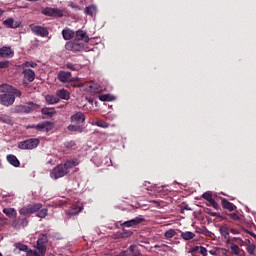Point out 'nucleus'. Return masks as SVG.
Returning <instances> with one entry per match:
<instances>
[{"instance_id":"6ab92c4d","label":"nucleus","mask_w":256,"mask_h":256,"mask_svg":"<svg viewBox=\"0 0 256 256\" xmlns=\"http://www.w3.org/2000/svg\"><path fill=\"white\" fill-rule=\"evenodd\" d=\"M219 233L224 237V239L227 240L228 243L229 241H231V238L229 237V233H230L229 226H227V224L221 225L219 227Z\"/></svg>"},{"instance_id":"4c0bfd02","label":"nucleus","mask_w":256,"mask_h":256,"mask_svg":"<svg viewBox=\"0 0 256 256\" xmlns=\"http://www.w3.org/2000/svg\"><path fill=\"white\" fill-rule=\"evenodd\" d=\"M93 125H96V127H101V129L109 128V123H107L103 120H98V121L94 122Z\"/></svg>"},{"instance_id":"5fc2aeb1","label":"nucleus","mask_w":256,"mask_h":256,"mask_svg":"<svg viewBox=\"0 0 256 256\" xmlns=\"http://www.w3.org/2000/svg\"><path fill=\"white\" fill-rule=\"evenodd\" d=\"M26 129H37V125H28Z\"/></svg>"},{"instance_id":"680f3d73","label":"nucleus","mask_w":256,"mask_h":256,"mask_svg":"<svg viewBox=\"0 0 256 256\" xmlns=\"http://www.w3.org/2000/svg\"><path fill=\"white\" fill-rule=\"evenodd\" d=\"M209 253H210V255H215V251H213V250H210Z\"/></svg>"},{"instance_id":"cd10ccee","label":"nucleus","mask_w":256,"mask_h":256,"mask_svg":"<svg viewBox=\"0 0 256 256\" xmlns=\"http://www.w3.org/2000/svg\"><path fill=\"white\" fill-rule=\"evenodd\" d=\"M3 213L6 217L13 219V217H17V210L15 208H4Z\"/></svg>"},{"instance_id":"9b49d317","label":"nucleus","mask_w":256,"mask_h":256,"mask_svg":"<svg viewBox=\"0 0 256 256\" xmlns=\"http://www.w3.org/2000/svg\"><path fill=\"white\" fill-rule=\"evenodd\" d=\"M53 127H55L53 122L44 121L36 125V130L40 131L41 133H49V131L53 130Z\"/></svg>"},{"instance_id":"0e129e2a","label":"nucleus","mask_w":256,"mask_h":256,"mask_svg":"<svg viewBox=\"0 0 256 256\" xmlns=\"http://www.w3.org/2000/svg\"><path fill=\"white\" fill-rule=\"evenodd\" d=\"M184 209H186V211H189V206H184Z\"/></svg>"},{"instance_id":"338daca9","label":"nucleus","mask_w":256,"mask_h":256,"mask_svg":"<svg viewBox=\"0 0 256 256\" xmlns=\"http://www.w3.org/2000/svg\"><path fill=\"white\" fill-rule=\"evenodd\" d=\"M209 237H211V232H208V234H207Z\"/></svg>"},{"instance_id":"a211bd4d","label":"nucleus","mask_w":256,"mask_h":256,"mask_svg":"<svg viewBox=\"0 0 256 256\" xmlns=\"http://www.w3.org/2000/svg\"><path fill=\"white\" fill-rule=\"evenodd\" d=\"M27 218L23 217V218H16L13 222H12V226L14 227V229H20L21 227H27Z\"/></svg>"},{"instance_id":"c756f323","label":"nucleus","mask_w":256,"mask_h":256,"mask_svg":"<svg viewBox=\"0 0 256 256\" xmlns=\"http://www.w3.org/2000/svg\"><path fill=\"white\" fill-rule=\"evenodd\" d=\"M12 89H13V86H11L9 84H1L0 85V93H4V95L11 94Z\"/></svg>"},{"instance_id":"774afa93","label":"nucleus","mask_w":256,"mask_h":256,"mask_svg":"<svg viewBox=\"0 0 256 256\" xmlns=\"http://www.w3.org/2000/svg\"><path fill=\"white\" fill-rule=\"evenodd\" d=\"M232 241H237V238H233Z\"/></svg>"},{"instance_id":"4be33fe9","label":"nucleus","mask_w":256,"mask_h":256,"mask_svg":"<svg viewBox=\"0 0 256 256\" xmlns=\"http://www.w3.org/2000/svg\"><path fill=\"white\" fill-rule=\"evenodd\" d=\"M62 37L65 41H71L75 37V32L69 28L62 30Z\"/></svg>"},{"instance_id":"dca6fc26","label":"nucleus","mask_w":256,"mask_h":256,"mask_svg":"<svg viewBox=\"0 0 256 256\" xmlns=\"http://www.w3.org/2000/svg\"><path fill=\"white\" fill-rule=\"evenodd\" d=\"M22 75L24 76V79L28 81V83H33L35 81V71L31 69L25 68L22 71Z\"/></svg>"},{"instance_id":"f8f14e48","label":"nucleus","mask_w":256,"mask_h":256,"mask_svg":"<svg viewBox=\"0 0 256 256\" xmlns=\"http://www.w3.org/2000/svg\"><path fill=\"white\" fill-rule=\"evenodd\" d=\"M15 103V96L13 94H1L0 95V105L4 107H11Z\"/></svg>"},{"instance_id":"20e7f679","label":"nucleus","mask_w":256,"mask_h":256,"mask_svg":"<svg viewBox=\"0 0 256 256\" xmlns=\"http://www.w3.org/2000/svg\"><path fill=\"white\" fill-rule=\"evenodd\" d=\"M58 80H60L61 83L70 82L74 87H83V84H79L75 82V81H79V78H71V72L60 71L58 73Z\"/></svg>"},{"instance_id":"6e6552de","label":"nucleus","mask_w":256,"mask_h":256,"mask_svg":"<svg viewBox=\"0 0 256 256\" xmlns=\"http://www.w3.org/2000/svg\"><path fill=\"white\" fill-rule=\"evenodd\" d=\"M85 47V45L83 43H81L78 40H74L71 42H67L65 44V49H67V51H73V53H77L79 51H82V49Z\"/></svg>"},{"instance_id":"4468645a","label":"nucleus","mask_w":256,"mask_h":256,"mask_svg":"<svg viewBox=\"0 0 256 256\" xmlns=\"http://www.w3.org/2000/svg\"><path fill=\"white\" fill-rule=\"evenodd\" d=\"M85 114L83 112H76L70 117L71 123H75L77 125H83L85 123Z\"/></svg>"},{"instance_id":"7ed1b4c3","label":"nucleus","mask_w":256,"mask_h":256,"mask_svg":"<svg viewBox=\"0 0 256 256\" xmlns=\"http://www.w3.org/2000/svg\"><path fill=\"white\" fill-rule=\"evenodd\" d=\"M47 243H49V236L40 234L34 252H30V255L44 256L47 253Z\"/></svg>"},{"instance_id":"58836bf2","label":"nucleus","mask_w":256,"mask_h":256,"mask_svg":"<svg viewBox=\"0 0 256 256\" xmlns=\"http://www.w3.org/2000/svg\"><path fill=\"white\" fill-rule=\"evenodd\" d=\"M47 208H44V209H39L37 212V215L38 217H40V219H45V217H47Z\"/></svg>"},{"instance_id":"2f4dec72","label":"nucleus","mask_w":256,"mask_h":256,"mask_svg":"<svg viewBox=\"0 0 256 256\" xmlns=\"http://www.w3.org/2000/svg\"><path fill=\"white\" fill-rule=\"evenodd\" d=\"M84 13L86 15H90V17H93V15H96L97 14V7L91 5V6H87L85 9H84Z\"/></svg>"},{"instance_id":"412c9836","label":"nucleus","mask_w":256,"mask_h":256,"mask_svg":"<svg viewBox=\"0 0 256 256\" xmlns=\"http://www.w3.org/2000/svg\"><path fill=\"white\" fill-rule=\"evenodd\" d=\"M222 203V207L223 209H226L227 211H235V209H237V206H235V204L229 202V200H227L226 198H222L221 200Z\"/></svg>"},{"instance_id":"393cba45","label":"nucleus","mask_w":256,"mask_h":256,"mask_svg":"<svg viewBox=\"0 0 256 256\" xmlns=\"http://www.w3.org/2000/svg\"><path fill=\"white\" fill-rule=\"evenodd\" d=\"M83 211V205H75L73 204L72 209L67 212V215L72 217L73 215H79Z\"/></svg>"},{"instance_id":"473e14b6","label":"nucleus","mask_w":256,"mask_h":256,"mask_svg":"<svg viewBox=\"0 0 256 256\" xmlns=\"http://www.w3.org/2000/svg\"><path fill=\"white\" fill-rule=\"evenodd\" d=\"M41 113L42 115H46L47 117H53V115H55V108H42L41 109Z\"/></svg>"},{"instance_id":"79ce46f5","label":"nucleus","mask_w":256,"mask_h":256,"mask_svg":"<svg viewBox=\"0 0 256 256\" xmlns=\"http://www.w3.org/2000/svg\"><path fill=\"white\" fill-rule=\"evenodd\" d=\"M10 95H13V97H21L22 93L19 91V89L12 86Z\"/></svg>"},{"instance_id":"3c124183","label":"nucleus","mask_w":256,"mask_h":256,"mask_svg":"<svg viewBox=\"0 0 256 256\" xmlns=\"http://www.w3.org/2000/svg\"><path fill=\"white\" fill-rule=\"evenodd\" d=\"M64 146L66 147V149H73V147H75V142L74 141L66 142L64 143Z\"/></svg>"},{"instance_id":"0eeeda50","label":"nucleus","mask_w":256,"mask_h":256,"mask_svg":"<svg viewBox=\"0 0 256 256\" xmlns=\"http://www.w3.org/2000/svg\"><path fill=\"white\" fill-rule=\"evenodd\" d=\"M42 15L46 17H63L64 12L59 8L46 7L42 9Z\"/></svg>"},{"instance_id":"7c9ffc66","label":"nucleus","mask_w":256,"mask_h":256,"mask_svg":"<svg viewBox=\"0 0 256 256\" xmlns=\"http://www.w3.org/2000/svg\"><path fill=\"white\" fill-rule=\"evenodd\" d=\"M0 121L6 125H14L13 118L7 114H2L0 116Z\"/></svg>"},{"instance_id":"e433bc0d","label":"nucleus","mask_w":256,"mask_h":256,"mask_svg":"<svg viewBox=\"0 0 256 256\" xmlns=\"http://www.w3.org/2000/svg\"><path fill=\"white\" fill-rule=\"evenodd\" d=\"M175 235H177V231H175V229H169L165 232L164 237L166 239H173Z\"/></svg>"},{"instance_id":"72a5a7b5","label":"nucleus","mask_w":256,"mask_h":256,"mask_svg":"<svg viewBox=\"0 0 256 256\" xmlns=\"http://www.w3.org/2000/svg\"><path fill=\"white\" fill-rule=\"evenodd\" d=\"M129 256H139L141 255V252H139V249H137L136 245H130L128 248Z\"/></svg>"},{"instance_id":"c03bdc74","label":"nucleus","mask_w":256,"mask_h":256,"mask_svg":"<svg viewBox=\"0 0 256 256\" xmlns=\"http://www.w3.org/2000/svg\"><path fill=\"white\" fill-rule=\"evenodd\" d=\"M230 219H232V221H240L241 217L239 216V214L233 212L229 214Z\"/></svg>"},{"instance_id":"a878e982","label":"nucleus","mask_w":256,"mask_h":256,"mask_svg":"<svg viewBox=\"0 0 256 256\" xmlns=\"http://www.w3.org/2000/svg\"><path fill=\"white\" fill-rule=\"evenodd\" d=\"M68 131L75 133H83V125L72 123L67 127Z\"/></svg>"},{"instance_id":"37998d69","label":"nucleus","mask_w":256,"mask_h":256,"mask_svg":"<svg viewBox=\"0 0 256 256\" xmlns=\"http://www.w3.org/2000/svg\"><path fill=\"white\" fill-rule=\"evenodd\" d=\"M230 249L234 255H239V246L237 244H231Z\"/></svg>"},{"instance_id":"1a4fd4ad","label":"nucleus","mask_w":256,"mask_h":256,"mask_svg":"<svg viewBox=\"0 0 256 256\" xmlns=\"http://www.w3.org/2000/svg\"><path fill=\"white\" fill-rule=\"evenodd\" d=\"M30 29L34 35H38V37H48L49 36V30L43 26L31 24Z\"/></svg>"},{"instance_id":"c85d7f7f","label":"nucleus","mask_w":256,"mask_h":256,"mask_svg":"<svg viewBox=\"0 0 256 256\" xmlns=\"http://www.w3.org/2000/svg\"><path fill=\"white\" fill-rule=\"evenodd\" d=\"M56 97H58V99H64L67 101L69 99V91L60 89L56 92Z\"/></svg>"},{"instance_id":"ddd939ff","label":"nucleus","mask_w":256,"mask_h":256,"mask_svg":"<svg viewBox=\"0 0 256 256\" xmlns=\"http://www.w3.org/2000/svg\"><path fill=\"white\" fill-rule=\"evenodd\" d=\"M14 56H15V51H13L11 47L3 46L2 48H0V57L2 59H11Z\"/></svg>"},{"instance_id":"c9c22d12","label":"nucleus","mask_w":256,"mask_h":256,"mask_svg":"<svg viewBox=\"0 0 256 256\" xmlns=\"http://www.w3.org/2000/svg\"><path fill=\"white\" fill-rule=\"evenodd\" d=\"M133 235V231L122 229V232L119 233V237L125 239L127 237H131Z\"/></svg>"},{"instance_id":"49530a36","label":"nucleus","mask_w":256,"mask_h":256,"mask_svg":"<svg viewBox=\"0 0 256 256\" xmlns=\"http://www.w3.org/2000/svg\"><path fill=\"white\" fill-rule=\"evenodd\" d=\"M202 197L205 199V201H210V199H213V194L211 192H205L202 194Z\"/></svg>"},{"instance_id":"f3484780","label":"nucleus","mask_w":256,"mask_h":256,"mask_svg":"<svg viewBox=\"0 0 256 256\" xmlns=\"http://www.w3.org/2000/svg\"><path fill=\"white\" fill-rule=\"evenodd\" d=\"M76 41H84V43H89V36L87 35V32L83 30H77L75 33V39Z\"/></svg>"},{"instance_id":"de8ad7c7","label":"nucleus","mask_w":256,"mask_h":256,"mask_svg":"<svg viewBox=\"0 0 256 256\" xmlns=\"http://www.w3.org/2000/svg\"><path fill=\"white\" fill-rule=\"evenodd\" d=\"M22 67H32V69H35L37 67V63L35 62H25L22 64Z\"/></svg>"},{"instance_id":"5701e85b","label":"nucleus","mask_w":256,"mask_h":256,"mask_svg":"<svg viewBox=\"0 0 256 256\" xmlns=\"http://www.w3.org/2000/svg\"><path fill=\"white\" fill-rule=\"evenodd\" d=\"M3 25H5L7 29H17V27H19V22H15L13 18H7L3 22Z\"/></svg>"},{"instance_id":"13d9d810","label":"nucleus","mask_w":256,"mask_h":256,"mask_svg":"<svg viewBox=\"0 0 256 256\" xmlns=\"http://www.w3.org/2000/svg\"><path fill=\"white\" fill-rule=\"evenodd\" d=\"M89 87H90L91 91H93L94 93H97V90L93 89V85H90Z\"/></svg>"},{"instance_id":"39448f33","label":"nucleus","mask_w":256,"mask_h":256,"mask_svg":"<svg viewBox=\"0 0 256 256\" xmlns=\"http://www.w3.org/2000/svg\"><path fill=\"white\" fill-rule=\"evenodd\" d=\"M39 138H30L24 141H20L18 143V149L22 150H32V149H37L39 147Z\"/></svg>"},{"instance_id":"aec40b11","label":"nucleus","mask_w":256,"mask_h":256,"mask_svg":"<svg viewBox=\"0 0 256 256\" xmlns=\"http://www.w3.org/2000/svg\"><path fill=\"white\" fill-rule=\"evenodd\" d=\"M180 237L183 241H193L195 239L196 234L191 231H180Z\"/></svg>"},{"instance_id":"bf43d9fd","label":"nucleus","mask_w":256,"mask_h":256,"mask_svg":"<svg viewBox=\"0 0 256 256\" xmlns=\"http://www.w3.org/2000/svg\"><path fill=\"white\" fill-rule=\"evenodd\" d=\"M217 215H218L217 212L211 213V216H212V217H217Z\"/></svg>"},{"instance_id":"052dcab7","label":"nucleus","mask_w":256,"mask_h":256,"mask_svg":"<svg viewBox=\"0 0 256 256\" xmlns=\"http://www.w3.org/2000/svg\"><path fill=\"white\" fill-rule=\"evenodd\" d=\"M3 13H5V11H3V9L0 8V17H2Z\"/></svg>"},{"instance_id":"bb28decb","label":"nucleus","mask_w":256,"mask_h":256,"mask_svg":"<svg viewBox=\"0 0 256 256\" xmlns=\"http://www.w3.org/2000/svg\"><path fill=\"white\" fill-rule=\"evenodd\" d=\"M45 101H46L47 105H57V103H59L60 99H59V97H57L55 95H46Z\"/></svg>"},{"instance_id":"a19ab883","label":"nucleus","mask_w":256,"mask_h":256,"mask_svg":"<svg viewBox=\"0 0 256 256\" xmlns=\"http://www.w3.org/2000/svg\"><path fill=\"white\" fill-rule=\"evenodd\" d=\"M66 68L70 69V71H79V66H77V65H75V64H73L71 62H68L66 64Z\"/></svg>"},{"instance_id":"603ef678","label":"nucleus","mask_w":256,"mask_h":256,"mask_svg":"<svg viewBox=\"0 0 256 256\" xmlns=\"http://www.w3.org/2000/svg\"><path fill=\"white\" fill-rule=\"evenodd\" d=\"M229 232L232 233L233 235H239V230L235 229V228H229Z\"/></svg>"},{"instance_id":"f704fd0d","label":"nucleus","mask_w":256,"mask_h":256,"mask_svg":"<svg viewBox=\"0 0 256 256\" xmlns=\"http://www.w3.org/2000/svg\"><path fill=\"white\" fill-rule=\"evenodd\" d=\"M100 101H115V96L111 94H102L99 96Z\"/></svg>"},{"instance_id":"2eb2a0df","label":"nucleus","mask_w":256,"mask_h":256,"mask_svg":"<svg viewBox=\"0 0 256 256\" xmlns=\"http://www.w3.org/2000/svg\"><path fill=\"white\" fill-rule=\"evenodd\" d=\"M144 221H145V218L136 217L121 223V227H135L136 225H139V223H143Z\"/></svg>"},{"instance_id":"8fccbe9b","label":"nucleus","mask_w":256,"mask_h":256,"mask_svg":"<svg viewBox=\"0 0 256 256\" xmlns=\"http://www.w3.org/2000/svg\"><path fill=\"white\" fill-rule=\"evenodd\" d=\"M9 67V60L0 61V69H7Z\"/></svg>"},{"instance_id":"9d476101","label":"nucleus","mask_w":256,"mask_h":256,"mask_svg":"<svg viewBox=\"0 0 256 256\" xmlns=\"http://www.w3.org/2000/svg\"><path fill=\"white\" fill-rule=\"evenodd\" d=\"M14 247V253H17V251H23L24 253H26L27 256H37L36 254L31 255V253H35V250H31L29 246L21 242L14 243Z\"/></svg>"},{"instance_id":"f257e3e1","label":"nucleus","mask_w":256,"mask_h":256,"mask_svg":"<svg viewBox=\"0 0 256 256\" xmlns=\"http://www.w3.org/2000/svg\"><path fill=\"white\" fill-rule=\"evenodd\" d=\"M77 165H79V161L77 159L67 160L64 164H59L54 167L50 173V177L52 179H61V177L69 175V170L73 169V167H77Z\"/></svg>"},{"instance_id":"e2e57ef3","label":"nucleus","mask_w":256,"mask_h":256,"mask_svg":"<svg viewBox=\"0 0 256 256\" xmlns=\"http://www.w3.org/2000/svg\"><path fill=\"white\" fill-rule=\"evenodd\" d=\"M26 1H30V2H32V3H35V2H37V1H39V0H26Z\"/></svg>"},{"instance_id":"b1692460","label":"nucleus","mask_w":256,"mask_h":256,"mask_svg":"<svg viewBox=\"0 0 256 256\" xmlns=\"http://www.w3.org/2000/svg\"><path fill=\"white\" fill-rule=\"evenodd\" d=\"M8 163H10V165H12L13 167H20L21 162H19V159H17V156L13 155V154H9L6 157Z\"/></svg>"},{"instance_id":"a18cd8bd","label":"nucleus","mask_w":256,"mask_h":256,"mask_svg":"<svg viewBox=\"0 0 256 256\" xmlns=\"http://www.w3.org/2000/svg\"><path fill=\"white\" fill-rule=\"evenodd\" d=\"M160 248H161V251H163L164 253H166V251H173V248L166 244H161Z\"/></svg>"},{"instance_id":"4d7b16f0","label":"nucleus","mask_w":256,"mask_h":256,"mask_svg":"<svg viewBox=\"0 0 256 256\" xmlns=\"http://www.w3.org/2000/svg\"><path fill=\"white\" fill-rule=\"evenodd\" d=\"M248 233H249V235H251V237H253L254 239H256V234H255V232H250V231H248Z\"/></svg>"},{"instance_id":"423d86ee","label":"nucleus","mask_w":256,"mask_h":256,"mask_svg":"<svg viewBox=\"0 0 256 256\" xmlns=\"http://www.w3.org/2000/svg\"><path fill=\"white\" fill-rule=\"evenodd\" d=\"M43 207V204L37 203V204H28L27 206H24L20 209V215H33V213H37L39 209Z\"/></svg>"},{"instance_id":"ea45409f","label":"nucleus","mask_w":256,"mask_h":256,"mask_svg":"<svg viewBox=\"0 0 256 256\" xmlns=\"http://www.w3.org/2000/svg\"><path fill=\"white\" fill-rule=\"evenodd\" d=\"M246 251L250 256H255V244L248 245Z\"/></svg>"},{"instance_id":"864d4df0","label":"nucleus","mask_w":256,"mask_h":256,"mask_svg":"<svg viewBox=\"0 0 256 256\" xmlns=\"http://www.w3.org/2000/svg\"><path fill=\"white\" fill-rule=\"evenodd\" d=\"M116 256H129V252L128 251H123V252L119 253Z\"/></svg>"},{"instance_id":"09e8293b","label":"nucleus","mask_w":256,"mask_h":256,"mask_svg":"<svg viewBox=\"0 0 256 256\" xmlns=\"http://www.w3.org/2000/svg\"><path fill=\"white\" fill-rule=\"evenodd\" d=\"M208 203H210L211 207H213L214 209H219V204L217 203V201H215V199H210L208 200Z\"/></svg>"},{"instance_id":"f03ea898","label":"nucleus","mask_w":256,"mask_h":256,"mask_svg":"<svg viewBox=\"0 0 256 256\" xmlns=\"http://www.w3.org/2000/svg\"><path fill=\"white\" fill-rule=\"evenodd\" d=\"M37 109H41L39 104L28 102V105H16L10 108V113L13 115H23L33 113V111H37Z\"/></svg>"},{"instance_id":"69168bd1","label":"nucleus","mask_w":256,"mask_h":256,"mask_svg":"<svg viewBox=\"0 0 256 256\" xmlns=\"http://www.w3.org/2000/svg\"><path fill=\"white\" fill-rule=\"evenodd\" d=\"M159 247H161V246L155 245V246H154V249H159Z\"/></svg>"},{"instance_id":"6e6d98bb","label":"nucleus","mask_w":256,"mask_h":256,"mask_svg":"<svg viewBox=\"0 0 256 256\" xmlns=\"http://www.w3.org/2000/svg\"><path fill=\"white\" fill-rule=\"evenodd\" d=\"M152 203H154V205H156V207H160L161 203L157 200H153Z\"/></svg>"}]
</instances>
